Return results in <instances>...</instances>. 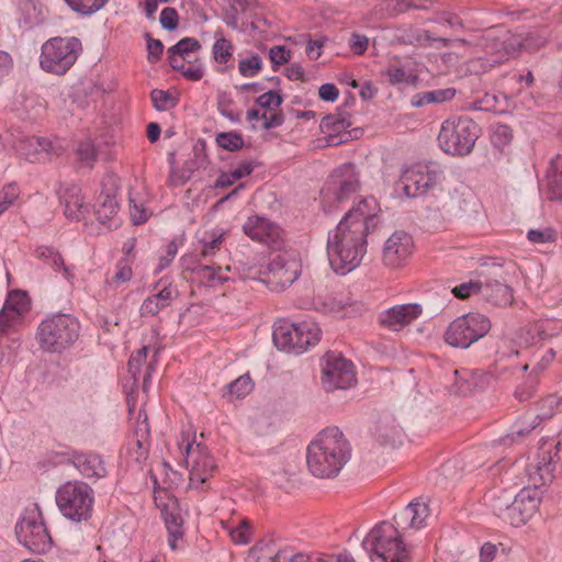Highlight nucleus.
<instances>
[{
    "mask_svg": "<svg viewBox=\"0 0 562 562\" xmlns=\"http://www.w3.org/2000/svg\"><path fill=\"white\" fill-rule=\"evenodd\" d=\"M379 203L375 198L361 199L329 231L327 236V257L330 268L345 276L355 270L367 252V236L376 227Z\"/></svg>",
    "mask_w": 562,
    "mask_h": 562,
    "instance_id": "f257e3e1",
    "label": "nucleus"
},
{
    "mask_svg": "<svg viewBox=\"0 0 562 562\" xmlns=\"http://www.w3.org/2000/svg\"><path fill=\"white\" fill-rule=\"evenodd\" d=\"M351 458V446L338 427H327L308 443L306 463L316 477H335Z\"/></svg>",
    "mask_w": 562,
    "mask_h": 562,
    "instance_id": "f03ea898",
    "label": "nucleus"
},
{
    "mask_svg": "<svg viewBox=\"0 0 562 562\" xmlns=\"http://www.w3.org/2000/svg\"><path fill=\"white\" fill-rule=\"evenodd\" d=\"M14 532L18 542L33 553L44 554L54 547L53 537L37 503H32L22 510Z\"/></svg>",
    "mask_w": 562,
    "mask_h": 562,
    "instance_id": "7ed1b4c3",
    "label": "nucleus"
},
{
    "mask_svg": "<svg viewBox=\"0 0 562 562\" xmlns=\"http://www.w3.org/2000/svg\"><path fill=\"white\" fill-rule=\"evenodd\" d=\"M482 41L481 45L485 49L486 55L479 57V60L483 61V67H494L495 65L504 63L518 53L521 47L533 49L543 46L546 43V38L543 37L537 38L536 43H533L532 36H528L522 41L517 35L495 27L486 30L482 36Z\"/></svg>",
    "mask_w": 562,
    "mask_h": 562,
    "instance_id": "20e7f679",
    "label": "nucleus"
},
{
    "mask_svg": "<svg viewBox=\"0 0 562 562\" xmlns=\"http://www.w3.org/2000/svg\"><path fill=\"white\" fill-rule=\"evenodd\" d=\"M372 562H406L407 550L397 528L389 522L376 524L362 541Z\"/></svg>",
    "mask_w": 562,
    "mask_h": 562,
    "instance_id": "39448f33",
    "label": "nucleus"
},
{
    "mask_svg": "<svg viewBox=\"0 0 562 562\" xmlns=\"http://www.w3.org/2000/svg\"><path fill=\"white\" fill-rule=\"evenodd\" d=\"M36 335L44 351L63 352L79 338L80 323L70 314H53L41 322Z\"/></svg>",
    "mask_w": 562,
    "mask_h": 562,
    "instance_id": "423d86ee",
    "label": "nucleus"
},
{
    "mask_svg": "<svg viewBox=\"0 0 562 562\" xmlns=\"http://www.w3.org/2000/svg\"><path fill=\"white\" fill-rule=\"evenodd\" d=\"M479 125L469 116H453L442 122L438 135L440 148L452 156L469 155L480 136Z\"/></svg>",
    "mask_w": 562,
    "mask_h": 562,
    "instance_id": "0eeeda50",
    "label": "nucleus"
},
{
    "mask_svg": "<svg viewBox=\"0 0 562 562\" xmlns=\"http://www.w3.org/2000/svg\"><path fill=\"white\" fill-rule=\"evenodd\" d=\"M82 44L75 36H56L47 40L41 47L40 66L48 74L65 75L76 63Z\"/></svg>",
    "mask_w": 562,
    "mask_h": 562,
    "instance_id": "6e6552de",
    "label": "nucleus"
},
{
    "mask_svg": "<svg viewBox=\"0 0 562 562\" xmlns=\"http://www.w3.org/2000/svg\"><path fill=\"white\" fill-rule=\"evenodd\" d=\"M56 504L64 517L80 522L91 517L94 495L92 488L82 481H68L61 484L55 495Z\"/></svg>",
    "mask_w": 562,
    "mask_h": 562,
    "instance_id": "1a4fd4ad",
    "label": "nucleus"
},
{
    "mask_svg": "<svg viewBox=\"0 0 562 562\" xmlns=\"http://www.w3.org/2000/svg\"><path fill=\"white\" fill-rule=\"evenodd\" d=\"M322 336L319 326L314 322L279 323L272 333L276 347L285 352L301 355L316 346Z\"/></svg>",
    "mask_w": 562,
    "mask_h": 562,
    "instance_id": "9d476101",
    "label": "nucleus"
},
{
    "mask_svg": "<svg viewBox=\"0 0 562 562\" xmlns=\"http://www.w3.org/2000/svg\"><path fill=\"white\" fill-rule=\"evenodd\" d=\"M179 448L186 454V465L189 471V485L192 488H203L204 484L217 470L216 462L209 448L190 439V434L182 435Z\"/></svg>",
    "mask_w": 562,
    "mask_h": 562,
    "instance_id": "9b49d317",
    "label": "nucleus"
},
{
    "mask_svg": "<svg viewBox=\"0 0 562 562\" xmlns=\"http://www.w3.org/2000/svg\"><path fill=\"white\" fill-rule=\"evenodd\" d=\"M492 324L481 313H468L452 321L445 331V341L454 348L468 349L486 336Z\"/></svg>",
    "mask_w": 562,
    "mask_h": 562,
    "instance_id": "f8f14e48",
    "label": "nucleus"
},
{
    "mask_svg": "<svg viewBox=\"0 0 562 562\" xmlns=\"http://www.w3.org/2000/svg\"><path fill=\"white\" fill-rule=\"evenodd\" d=\"M360 188L359 172L352 162H347L334 170L325 189L322 191L323 209L330 213L334 203H341Z\"/></svg>",
    "mask_w": 562,
    "mask_h": 562,
    "instance_id": "ddd939ff",
    "label": "nucleus"
},
{
    "mask_svg": "<svg viewBox=\"0 0 562 562\" xmlns=\"http://www.w3.org/2000/svg\"><path fill=\"white\" fill-rule=\"evenodd\" d=\"M443 171L436 164H416L406 168L401 177L403 192L408 198H416L441 186Z\"/></svg>",
    "mask_w": 562,
    "mask_h": 562,
    "instance_id": "4468645a",
    "label": "nucleus"
},
{
    "mask_svg": "<svg viewBox=\"0 0 562 562\" xmlns=\"http://www.w3.org/2000/svg\"><path fill=\"white\" fill-rule=\"evenodd\" d=\"M357 382L353 363L340 353L329 351L322 359V385L325 391L347 390Z\"/></svg>",
    "mask_w": 562,
    "mask_h": 562,
    "instance_id": "2eb2a0df",
    "label": "nucleus"
},
{
    "mask_svg": "<svg viewBox=\"0 0 562 562\" xmlns=\"http://www.w3.org/2000/svg\"><path fill=\"white\" fill-rule=\"evenodd\" d=\"M267 279L258 277V269L249 267L243 269L240 277L245 280H258L265 282L273 290H284L300 276L299 263L295 260H286L283 256H276L268 265Z\"/></svg>",
    "mask_w": 562,
    "mask_h": 562,
    "instance_id": "dca6fc26",
    "label": "nucleus"
},
{
    "mask_svg": "<svg viewBox=\"0 0 562 562\" xmlns=\"http://www.w3.org/2000/svg\"><path fill=\"white\" fill-rule=\"evenodd\" d=\"M542 498L539 486H528L520 490L513 503L506 506V518L514 527L525 525L538 510Z\"/></svg>",
    "mask_w": 562,
    "mask_h": 562,
    "instance_id": "f3484780",
    "label": "nucleus"
},
{
    "mask_svg": "<svg viewBox=\"0 0 562 562\" xmlns=\"http://www.w3.org/2000/svg\"><path fill=\"white\" fill-rule=\"evenodd\" d=\"M423 314L419 303L398 304L382 311L379 314V323L392 331H400L412 324Z\"/></svg>",
    "mask_w": 562,
    "mask_h": 562,
    "instance_id": "a211bd4d",
    "label": "nucleus"
},
{
    "mask_svg": "<svg viewBox=\"0 0 562 562\" xmlns=\"http://www.w3.org/2000/svg\"><path fill=\"white\" fill-rule=\"evenodd\" d=\"M413 237L405 232L393 233L385 241L383 261L391 268L404 266L413 254Z\"/></svg>",
    "mask_w": 562,
    "mask_h": 562,
    "instance_id": "6ab92c4d",
    "label": "nucleus"
},
{
    "mask_svg": "<svg viewBox=\"0 0 562 562\" xmlns=\"http://www.w3.org/2000/svg\"><path fill=\"white\" fill-rule=\"evenodd\" d=\"M119 209L116 189H103L94 205L95 217L101 231H112L121 226Z\"/></svg>",
    "mask_w": 562,
    "mask_h": 562,
    "instance_id": "aec40b11",
    "label": "nucleus"
},
{
    "mask_svg": "<svg viewBox=\"0 0 562 562\" xmlns=\"http://www.w3.org/2000/svg\"><path fill=\"white\" fill-rule=\"evenodd\" d=\"M245 234L252 240L279 247L281 241L280 227L263 216H250L243 225Z\"/></svg>",
    "mask_w": 562,
    "mask_h": 562,
    "instance_id": "412c9836",
    "label": "nucleus"
},
{
    "mask_svg": "<svg viewBox=\"0 0 562 562\" xmlns=\"http://www.w3.org/2000/svg\"><path fill=\"white\" fill-rule=\"evenodd\" d=\"M155 289H158L157 293L147 296L140 305L139 312L143 317L158 315L179 296L178 288L170 281L161 279Z\"/></svg>",
    "mask_w": 562,
    "mask_h": 562,
    "instance_id": "4be33fe9",
    "label": "nucleus"
},
{
    "mask_svg": "<svg viewBox=\"0 0 562 562\" xmlns=\"http://www.w3.org/2000/svg\"><path fill=\"white\" fill-rule=\"evenodd\" d=\"M30 308L31 300L25 291H9L2 304V331L4 327H14L21 324Z\"/></svg>",
    "mask_w": 562,
    "mask_h": 562,
    "instance_id": "5701e85b",
    "label": "nucleus"
},
{
    "mask_svg": "<svg viewBox=\"0 0 562 562\" xmlns=\"http://www.w3.org/2000/svg\"><path fill=\"white\" fill-rule=\"evenodd\" d=\"M68 461L86 479L100 480L108 475L105 462L101 454L91 451H71Z\"/></svg>",
    "mask_w": 562,
    "mask_h": 562,
    "instance_id": "b1692460",
    "label": "nucleus"
},
{
    "mask_svg": "<svg viewBox=\"0 0 562 562\" xmlns=\"http://www.w3.org/2000/svg\"><path fill=\"white\" fill-rule=\"evenodd\" d=\"M14 149L27 159H32L37 154L60 155L64 150L59 142H54L45 137L22 136L13 144Z\"/></svg>",
    "mask_w": 562,
    "mask_h": 562,
    "instance_id": "393cba45",
    "label": "nucleus"
},
{
    "mask_svg": "<svg viewBox=\"0 0 562 562\" xmlns=\"http://www.w3.org/2000/svg\"><path fill=\"white\" fill-rule=\"evenodd\" d=\"M168 531V546L176 551L183 541V518L180 514L176 499H170L167 504L158 505Z\"/></svg>",
    "mask_w": 562,
    "mask_h": 562,
    "instance_id": "a878e982",
    "label": "nucleus"
},
{
    "mask_svg": "<svg viewBox=\"0 0 562 562\" xmlns=\"http://www.w3.org/2000/svg\"><path fill=\"white\" fill-rule=\"evenodd\" d=\"M60 200L64 204V213L67 218L77 222L85 218V214L88 212V205L85 204V199L79 187H67Z\"/></svg>",
    "mask_w": 562,
    "mask_h": 562,
    "instance_id": "bb28decb",
    "label": "nucleus"
},
{
    "mask_svg": "<svg viewBox=\"0 0 562 562\" xmlns=\"http://www.w3.org/2000/svg\"><path fill=\"white\" fill-rule=\"evenodd\" d=\"M229 271L231 268L228 266L222 268L211 265H202L195 269L194 278L200 283V285L217 289L231 280V277L228 276Z\"/></svg>",
    "mask_w": 562,
    "mask_h": 562,
    "instance_id": "cd10ccee",
    "label": "nucleus"
},
{
    "mask_svg": "<svg viewBox=\"0 0 562 562\" xmlns=\"http://www.w3.org/2000/svg\"><path fill=\"white\" fill-rule=\"evenodd\" d=\"M201 49L200 42L194 37H183L168 49V59L172 68H183V63L191 59L193 53Z\"/></svg>",
    "mask_w": 562,
    "mask_h": 562,
    "instance_id": "c85d7f7f",
    "label": "nucleus"
},
{
    "mask_svg": "<svg viewBox=\"0 0 562 562\" xmlns=\"http://www.w3.org/2000/svg\"><path fill=\"white\" fill-rule=\"evenodd\" d=\"M547 199L562 202V156L551 160L547 171Z\"/></svg>",
    "mask_w": 562,
    "mask_h": 562,
    "instance_id": "c756f323",
    "label": "nucleus"
},
{
    "mask_svg": "<svg viewBox=\"0 0 562 562\" xmlns=\"http://www.w3.org/2000/svg\"><path fill=\"white\" fill-rule=\"evenodd\" d=\"M482 296L497 306H508L514 300L512 288L497 280L484 282Z\"/></svg>",
    "mask_w": 562,
    "mask_h": 562,
    "instance_id": "7c9ffc66",
    "label": "nucleus"
},
{
    "mask_svg": "<svg viewBox=\"0 0 562 562\" xmlns=\"http://www.w3.org/2000/svg\"><path fill=\"white\" fill-rule=\"evenodd\" d=\"M221 525L223 529L227 531L235 544L244 546L250 542L251 529L247 518L237 517L236 519L231 520L222 519Z\"/></svg>",
    "mask_w": 562,
    "mask_h": 562,
    "instance_id": "2f4dec72",
    "label": "nucleus"
},
{
    "mask_svg": "<svg viewBox=\"0 0 562 562\" xmlns=\"http://www.w3.org/2000/svg\"><path fill=\"white\" fill-rule=\"evenodd\" d=\"M429 515L428 505L420 501L411 502L400 514L398 519L412 528L419 529L424 526Z\"/></svg>",
    "mask_w": 562,
    "mask_h": 562,
    "instance_id": "473e14b6",
    "label": "nucleus"
},
{
    "mask_svg": "<svg viewBox=\"0 0 562 562\" xmlns=\"http://www.w3.org/2000/svg\"><path fill=\"white\" fill-rule=\"evenodd\" d=\"M561 442L558 441L553 446L541 448L540 460L537 465V470L539 475L541 476L543 483L547 480H551L552 472L554 470V465L559 462V451H560Z\"/></svg>",
    "mask_w": 562,
    "mask_h": 562,
    "instance_id": "72a5a7b5",
    "label": "nucleus"
},
{
    "mask_svg": "<svg viewBox=\"0 0 562 562\" xmlns=\"http://www.w3.org/2000/svg\"><path fill=\"white\" fill-rule=\"evenodd\" d=\"M214 37L215 41L212 45V58L216 64L224 66L218 69V71H224L227 69V64L233 58L235 47L229 40L222 36V32L220 31L215 33Z\"/></svg>",
    "mask_w": 562,
    "mask_h": 562,
    "instance_id": "f704fd0d",
    "label": "nucleus"
},
{
    "mask_svg": "<svg viewBox=\"0 0 562 562\" xmlns=\"http://www.w3.org/2000/svg\"><path fill=\"white\" fill-rule=\"evenodd\" d=\"M131 220L135 225L144 224L151 215V211L146 206V201L140 192L132 189L128 192Z\"/></svg>",
    "mask_w": 562,
    "mask_h": 562,
    "instance_id": "c9c22d12",
    "label": "nucleus"
},
{
    "mask_svg": "<svg viewBox=\"0 0 562 562\" xmlns=\"http://www.w3.org/2000/svg\"><path fill=\"white\" fill-rule=\"evenodd\" d=\"M323 552L318 551H299L291 548L279 550L272 562H323Z\"/></svg>",
    "mask_w": 562,
    "mask_h": 562,
    "instance_id": "e433bc0d",
    "label": "nucleus"
},
{
    "mask_svg": "<svg viewBox=\"0 0 562 562\" xmlns=\"http://www.w3.org/2000/svg\"><path fill=\"white\" fill-rule=\"evenodd\" d=\"M251 390V379L248 374H244L226 385V392L223 393V397H226L228 401L243 398L248 395Z\"/></svg>",
    "mask_w": 562,
    "mask_h": 562,
    "instance_id": "4c0bfd02",
    "label": "nucleus"
},
{
    "mask_svg": "<svg viewBox=\"0 0 562 562\" xmlns=\"http://www.w3.org/2000/svg\"><path fill=\"white\" fill-rule=\"evenodd\" d=\"M68 8L81 16H91L103 9L109 0H64Z\"/></svg>",
    "mask_w": 562,
    "mask_h": 562,
    "instance_id": "58836bf2",
    "label": "nucleus"
},
{
    "mask_svg": "<svg viewBox=\"0 0 562 562\" xmlns=\"http://www.w3.org/2000/svg\"><path fill=\"white\" fill-rule=\"evenodd\" d=\"M224 240V232L222 229H212L205 232L203 237L200 239L201 255L203 257L211 256L220 249Z\"/></svg>",
    "mask_w": 562,
    "mask_h": 562,
    "instance_id": "ea45409f",
    "label": "nucleus"
},
{
    "mask_svg": "<svg viewBox=\"0 0 562 562\" xmlns=\"http://www.w3.org/2000/svg\"><path fill=\"white\" fill-rule=\"evenodd\" d=\"M262 69V59L258 54L250 53L238 63V71L245 78H251L258 75Z\"/></svg>",
    "mask_w": 562,
    "mask_h": 562,
    "instance_id": "a19ab883",
    "label": "nucleus"
},
{
    "mask_svg": "<svg viewBox=\"0 0 562 562\" xmlns=\"http://www.w3.org/2000/svg\"><path fill=\"white\" fill-rule=\"evenodd\" d=\"M386 76L391 85H415L417 76L400 67H390Z\"/></svg>",
    "mask_w": 562,
    "mask_h": 562,
    "instance_id": "79ce46f5",
    "label": "nucleus"
},
{
    "mask_svg": "<svg viewBox=\"0 0 562 562\" xmlns=\"http://www.w3.org/2000/svg\"><path fill=\"white\" fill-rule=\"evenodd\" d=\"M173 69L180 71L186 79L191 81H199L204 76V67L199 59H188V61L183 63V68Z\"/></svg>",
    "mask_w": 562,
    "mask_h": 562,
    "instance_id": "37998d69",
    "label": "nucleus"
},
{
    "mask_svg": "<svg viewBox=\"0 0 562 562\" xmlns=\"http://www.w3.org/2000/svg\"><path fill=\"white\" fill-rule=\"evenodd\" d=\"M483 288L484 282L482 281H469L461 283L459 285H456L452 289V293L458 299H468L473 294H481L483 295Z\"/></svg>",
    "mask_w": 562,
    "mask_h": 562,
    "instance_id": "c03bdc74",
    "label": "nucleus"
},
{
    "mask_svg": "<svg viewBox=\"0 0 562 562\" xmlns=\"http://www.w3.org/2000/svg\"><path fill=\"white\" fill-rule=\"evenodd\" d=\"M216 143L220 147L231 151L237 150L244 146L241 135L235 132L220 133L216 136Z\"/></svg>",
    "mask_w": 562,
    "mask_h": 562,
    "instance_id": "a18cd8bd",
    "label": "nucleus"
},
{
    "mask_svg": "<svg viewBox=\"0 0 562 562\" xmlns=\"http://www.w3.org/2000/svg\"><path fill=\"white\" fill-rule=\"evenodd\" d=\"M153 105L158 111H167L176 105V100L168 91L154 89L150 92Z\"/></svg>",
    "mask_w": 562,
    "mask_h": 562,
    "instance_id": "49530a36",
    "label": "nucleus"
},
{
    "mask_svg": "<svg viewBox=\"0 0 562 562\" xmlns=\"http://www.w3.org/2000/svg\"><path fill=\"white\" fill-rule=\"evenodd\" d=\"M21 190L16 182H10L2 188V212L20 203Z\"/></svg>",
    "mask_w": 562,
    "mask_h": 562,
    "instance_id": "de8ad7c7",
    "label": "nucleus"
},
{
    "mask_svg": "<svg viewBox=\"0 0 562 562\" xmlns=\"http://www.w3.org/2000/svg\"><path fill=\"white\" fill-rule=\"evenodd\" d=\"M283 102L282 95L278 91H267L256 99V104L266 110H277Z\"/></svg>",
    "mask_w": 562,
    "mask_h": 562,
    "instance_id": "09e8293b",
    "label": "nucleus"
},
{
    "mask_svg": "<svg viewBox=\"0 0 562 562\" xmlns=\"http://www.w3.org/2000/svg\"><path fill=\"white\" fill-rule=\"evenodd\" d=\"M77 156L82 164L91 166L97 159V150L93 142L91 139L80 142L77 148Z\"/></svg>",
    "mask_w": 562,
    "mask_h": 562,
    "instance_id": "8fccbe9b",
    "label": "nucleus"
},
{
    "mask_svg": "<svg viewBox=\"0 0 562 562\" xmlns=\"http://www.w3.org/2000/svg\"><path fill=\"white\" fill-rule=\"evenodd\" d=\"M451 201L457 206L456 214L468 212L469 205L474 202V196L470 191L463 190H454L451 193Z\"/></svg>",
    "mask_w": 562,
    "mask_h": 562,
    "instance_id": "3c124183",
    "label": "nucleus"
},
{
    "mask_svg": "<svg viewBox=\"0 0 562 562\" xmlns=\"http://www.w3.org/2000/svg\"><path fill=\"white\" fill-rule=\"evenodd\" d=\"M505 95H496L486 93L481 100L474 103V108L480 111H493L498 112L501 109V99H505Z\"/></svg>",
    "mask_w": 562,
    "mask_h": 562,
    "instance_id": "603ef678",
    "label": "nucleus"
},
{
    "mask_svg": "<svg viewBox=\"0 0 562 562\" xmlns=\"http://www.w3.org/2000/svg\"><path fill=\"white\" fill-rule=\"evenodd\" d=\"M269 58L272 63V68L286 64L291 58V52L283 45L272 46L269 50Z\"/></svg>",
    "mask_w": 562,
    "mask_h": 562,
    "instance_id": "864d4df0",
    "label": "nucleus"
},
{
    "mask_svg": "<svg viewBox=\"0 0 562 562\" xmlns=\"http://www.w3.org/2000/svg\"><path fill=\"white\" fill-rule=\"evenodd\" d=\"M35 254L38 258L45 260L52 268L56 265H61V255L53 247L40 246L36 248Z\"/></svg>",
    "mask_w": 562,
    "mask_h": 562,
    "instance_id": "5fc2aeb1",
    "label": "nucleus"
},
{
    "mask_svg": "<svg viewBox=\"0 0 562 562\" xmlns=\"http://www.w3.org/2000/svg\"><path fill=\"white\" fill-rule=\"evenodd\" d=\"M178 254V246L175 241H170L167 244L165 249V255L159 258V262L157 265V268L155 269L154 273L158 274L165 269H167L173 259L176 258Z\"/></svg>",
    "mask_w": 562,
    "mask_h": 562,
    "instance_id": "6e6d98bb",
    "label": "nucleus"
},
{
    "mask_svg": "<svg viewBox=\"0 0 562 562\" xmlns=\"http://www.w3.org/2000/svg\"><path fill=\"white\" fill-rule=\"evenodd\" d=\"M132 267L125 260H120L115 266V273L112 278L111 284L126 283L132 279Z\"/></svg>",
    "mask_w": 562,
    "mask_h": 562,
    "instance_id": "4d7b16f0",
    "label": "nucleus"
},
{
    "mask_svg": "<svg viewBox=\"0 0 562 562\" xmlns=\"http://www.w3.org/2000/svg\"><path fill=\"white\" fill-rule=\"evenodd\" d=\"M408 41L411 44H415V45H419V46H425L432 41L442 42L443 45H448V42H449L447 38H436V37L431 36L428 31L420 30V29L413 30L412 36L409 37Z\"/></svg>",
    "mask_w": 562,
    "mask_h": 562,
    "instance_id": "13d9d810",
    "label": "nucleus"
},
{
    "mask_svg": "<svg viewBox=\"0 0 562 562\" xmlns=\"http://www.w3.org/2000/svg\"><path fill=\"white\" fill-rule=\"evenodd\" d=\"M527 238L532 244H547L551 243L555 239V234L552 229H529L527 233Z\"/></svg>",
    "mask_w": 562,
    "mask_h": 562,
    "instance_id": "bf43d9fd",
    "label": "nucleus"
},
{
    "mask_svg": "<svg viewBox=\"0 0 562 562\" xmlns=\"http://www.w3.org/2000/svg\"><path fill=\"white\" fill-rule=\"evenodd\" d=\"M179 15L176 9L167 7L160 12V24L162 29L172 31L178 26Z\"/></svg>",
    "mask_w": 562,
    "mask_h": 562,
    "instance_id": "052dcab7",
    "label": "nucleus"
},
{
    "mask_svg": "<svg viewBox=\"0 0 562 562\" xmlns=\"http://www.w3.org/2000/svg\"><path fill=\"white\" fill-rule=\"evenodd\" d=\"M148 352V347H143L139 349L136 353L132 355L128 360V371L133 375L134 379H136V375L139 373V369L144 361L146 360Z\"/></svg>",
    "mask_w": 562,
    "mask_h": 562,
    "instance_id": "680f3d73",
    "label": "nucleus"
},
{
    "mask_svg": "<svg viewBox=\"0 0 562 562\" xmlns=\"http://www.w3.org/2000/svg\"><path fill=\"white\" fill-rule=\"evenodd\" d=\"M427 100L431 103H441L451 100L456 95V90L452 88L438 89L426 91Z\"/></svg>",
    "mask_w": 562,
    "mask_h": 562,
    "instance_id": "e2e57ef3",
    "label": "nucleus"
},
{
    "mask_svg": "<svg viewBox=\"0 0 562 562\" xmlns=\"http://www.w3.org/2000/svg\"><path fill=\"white\" fill-rule=\"evenodd\" d=\"M132 438H139L140 441L148 440L149 438V425L147 422V415L142 411L138 412L137 425Z\"/></svg>",
    "mask_w": 562,
    "mask_h": 562,
    "instance_id": "0e129e2a",
    "label": "nucleus"
},
{
    "mask_svg": "<svg viewBox=\"0 0 562 562\" xmlns=\"http://www.w3.org/2000/svg\"><path fill=\"white\" fill-rule=\"evenodd\" d=\"M536 385L537 383L533 379L527 380L516 389L515 397L520 402L529 400L536 393Z\"/></svg>",
    "mask_w": 562,
    "mask_h": 562,
    "instance_id": "69168bd1",
    "label": "nucleus"
},
{
    "mask_svg": "<svg viewBox=\"0 0 562 562\" xmlns=\"http://www.w3.org/2000/svg\"><path fill=\"white\" fill-rule=\"evenodd\" d=\"M147 50H148V60L150 63H156L160 59L164 45L159 40L151 38L147 35Z\"/></svg>",
    "mask_w": 562,
    "mask_h": 562,
    "instance_id": "338daca9",
    "label": "nucleus"
},
{
    "mask_svg": "<svg viewBox=\"0 0 562 562\" xmlns=\"http://www.w3.org/2000/svg\"><path fill=\"white\" fill-rule=\"evenodd\" d=\"M319 98L323 101L335 102L338 99L339 91L334 83H323L318 89Z\"/></svg>",
    "mask_w": 562,
    "mask_h": 562,
    "instance_id": "774afa93",
    "label": "nucleus"
}]
</instances>
